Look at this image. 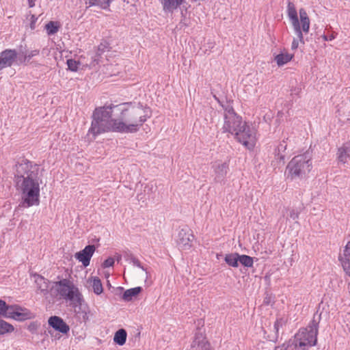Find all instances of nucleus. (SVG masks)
Instances as JSON below:
<instances>
[{
    "instance_id": "nucleus-1",
    "label": "nucleus",
    "mask_w": 350,
    "mask_h": 350,
    "mask_svg": "<svg viewBox=\"0 0 350 350\" xmlns=\"http://www.w3.org/2000/svg\"><path fill=\"white\" fill-rule=\"evenodd\" d=\"M151 115L150 109L140 104L124 103L97 107L89 132L94 135L108 131L136 133Z\"/></svg>"
},
{
    "instance_id": "nucleus-2",
    "label": "nucleus",
    "mask_w": 350,
    "mask_h": 350,
    "mask_svg": "<svg viewBox=\"0 0 350 350\" xmlns=\"http://www.w3.org/2000/svg\"><path fill=\"white\" fill-rule=\"evenodd\" d=\"M15 182L22 195L19 206L30 207L40 202V179L38 167L26 159H21L15 165Z\"/></svg>"
},
{
    "instance_id": "nucleus-3",
    "label": "nucleus",
    "mask_w": 350,
    "mask_h": 350,
    "mask_svg": "<svg viewBox=\"0 0 350 350\" xmlns=\"http://www.w3.org/2000/svg\"><path fill=\"white\" fill-rule=\"evenodd\" d=\"M218 102L224 110V123L222 128L224 132L231 133L238 142L249 150L252 149L256 143L254 129L247 125L242 118L237 114L230 103L221 104L219 100Z\"/></svg>"
},
{
    "instance_id": "nucleus-4",
    "label": "nucleus",
    "mask_w": 350,
    "mask_h": 350,
    "mask_svg": "<svg viewBox=\"0 0 350 350\" xmlns=\"http://www.w3.org/2000/svg\"><path fill=\"white\" fill-rule=\"evenodd\" d=\"M51 290H55L56 295L62 299L69 301L72 308L81 306L83 301V297L79 288L74 282L66 278L54 282Z\"/></svg>"
},
{
    "instance_id": "nucleus-5",
    "label": "nucleus",
    "mask_w": 350,
    "mask_h": 350,
    "mask_svg": "<svg viewBox=\"0 0 350 350\" xmlns=\"http://www.w3.org/2000/svg\"><path fill=\"white\" fill-rule=\"evenodd\" d=\"M319 321L314 317L308 326L300 329L293 338L290 339V344L293 345L295 349L306 350L307 348L315 346L317 342Z\"/></svg>"
},
{
    "instance_id": "nucleus-6",
    "label": "nucleus",
    "mask_w": 350,
    "mask_h": 350,
    "mask_svg": "<svg viewBox=\"0 0 350 350\" xmlns=\"http://www.w3.org/2000/svg\"><path fill=\"white\" fill-rule=\"evenodd\" d=\"M311 159L308 152L294 157L286 167L288 177L291 179L304 177L311 170Z\"/></svg>"
},
{
    "instance_id": "nucleus-7",
    "label": "nucleus",
    "mask_w": 350,
    "mask_h": 350,
    "mask_svg": "<svg viewBox=\"0 0 350 350\" xmlns=\"http://www.w3.org/2000/svg\"><path fill=\"white\" fill-rule=\"evenodd\" d=\"M300 22L299 21L297 12L293 3L288 1L287 6V13L291 21L294 31L298 39L303 42L302 31L308 33L310 29V19L305 9H299Z\"/></svg>"
},
{
    "instance_id": "nucleus-8",
    "label": "nucleus",
    "mask_w": 350,
    "mask_h": 350,
    "mask_svg": "<svg viewBox=\"0 0 350 350\" xmlns=\"http://www.w3.org/2000/svg\"><path fill=\"white\" fill-rule=\"evenodd\" d=\"M194 240L192 230L187 226L181 228L176 237V243L181 250H189Z\"/></svg>"
},
{
    "instance_id": "nucleus-9",
    "label": "nucleus",
    "mask_w": 350,
    "mask_h": 350,
    "mask_svg": "<svg viewBox=\"0 0 350 350\" xmlns=\"http://www.w3.org/2000/svg\"><path fill=\"white\" fill-rule=\"evenodd\" d=\"M32 317L33 314L28 309L22 308L18 305H10L7 319L23 321Z\"/></svg>"
},
{
    "instance_id": "nucleus-10",
    "label": "nucleus",
    "mask_w": 350,
    "mask_h": 350,
    "mask_svg": "<svg viewBox=\"0 0 350 350\" xmlns=\"http://www.w3.org/2000/svg\"><path fill=\"white\" fill-rule=\"evenodd\" d=\"M214 172V180L216 183H224L226 174L229 170V164L227 162L217 161L212 166Z\"/></svg>"
},
{
    "instance_id": "nucleus-11",
    "label": "nucleus",
    "mask_w": 350,
    "mask_h": 350,
    "mask_svg": "<svg viewBox=\"0 0 350 350\" xmlns=\"http://www.w3.org/2000/svg\"><path fill=\"white\" fill-rule=\"evenodd\" d=\"M191 350H211L210 344L206 340L204 334L198 329L194 336L191 345Z\"/></svg>"
},
{
    "instance_id": "nucleus-12",
    "label": "nucleus",
    "mask_w": 350,
    "mask_h": 350,
    "mask_svg": "<svg viewBox=\"0 0 350 350\" xmlns=\"http://www.w3.org/2000/svg\"><path fill=\"white\" fill-rule=\"evenodd\" d=\"M17 58L15 50L5 49L0 53V70L6 67H10Z\"/></svg>"
},
{
    "instance_id": "nucleus-13",
    "label": "nucleus",
    "mask_w": 350,
    "mask_h": 350,
    "mask_svg": "<svg viewBox=\"0 0 350 350\" xmlns=\"http://www.w3.org/2000/svg\"><path fill=\"white\" fill-rule=\"evenodd\" d=\"M94 251L95 246L94 245H88L81 251L77 252L75 256L79 261L82 262L84 267H88L90 265V259Z\"/></svg>"
},
{
    "instance_id": "nucleus-14",
    "label": "nucleus",
    "mask_w": 350,
    "mask_h": 350,
    "mask_svg": "<svg viewBox=\"0 0 350 350\" xmlns=\"http://www.w3.org/2000/svg\"><path fill=\"white\" fill-rule=\"evenodd\" d=\"M48 323L54 329L62 334H66L70 330V327L61 317L57 316L51 317L48 320Z\"/></svg>"
},
{
    "instance_id": "nucleus-15",
    "label": "nucleus",
    "mask_w": 350,
    "mask_h": 350,
    "mask_svg": "<svg viewBox=\"0 0 350 350\" xmlns=\"http://www.w3.org/2000/svg\"><path fill=\"white\" fill-rule=\"evenodd\" d=\"M338 260L346 274L350 276V241L345 245L342 254L339 255Z\"/></svg>"
},
{
    "instance_id": "nucleus-16",
    "label": "nucleus",
    "mask_w": 350,
    "mask_h": 350,
    "mask_svg": "<svg viewBox=\"0 0 350 350\" xmlns=\"http://www.w3.org/2000/svg\"><path fill=\"white\" fill-rule=\"evenodd\" d=\"M185 0H161L163 10L165 13H173Z\"/></svg>"
},
{
    "instance_id": "nucleus-17",
    "label": "nucleus",
    "mask_w": 350,
    "mask_h": 350,
    "mask_svg": "<svg viewBox=\"0 0 350 350\" xmlns=\"http://www.w3.org/2000/svg\"><path fill=\"white\" fill-rule=\"evenodd\" d=\"M286 323V319L284 317L277 318L273 325L274 333L270 336H268L269 340L274 342H277L280 335V329L285 326Z\"/></svg>"
},
{
    "instance_id": "nucleus-18",
    "label": "nucleus",
    "mask_w": 350,
    "mask_h": 350,
    "mask_svg": "<svg viewBox=\"0 0 350 350\" xmlns=\"http://www.w3.org/2000/svg\"><path fill=\"white\" fill-rule=\"evenodd\" d=\"M287 144L285 140H283L280 144L278 146L277 148L275 150V161L277 165L284 164V158L285 154L284 152L286 149Z\"/></svg>"
},
{
    "instance_id": "nucleus-19",
    "label": "nucleus",
    "mask_w": 350,
    "mask_h": 350,
    "mask_svg": "<svg viewBox=\"0 0 350 350\" xmlns=\"http://www.w3.org/2000/svg\"><path fill=\"white\" fill-rule=\"evenodd\" d=\"M36 280L35 282L37 285V288L38 290L40 291L41 293H42L43 295H46L49 293V284L50 283L49 280L47 279H45L42 275L36 274L35 275Z\"/></svg>"
},
{
    "instance_id": "nucleus-20",
    "label": "nucleus",
    "mask_w": 350,
    "mask_h": 350,
    "mask_svg": "<svg viewBox=\"0 0 350 350\" xmlns=\"http://www.w3.org/2000/svg\"><path fill=\"white\" fill-rule=\"evenodd\" d=\"M338 161L342 163L350 161V144H345L338 150Z\"/></svg>"
},
{
    "instance_id": "nucleus-21",
    "label": "nucleus",
    "mask_w": 350,
    "mask_h": 350,
    "mask_svg": "<svg viewBox=\"0 0 350 350\" xmlns=\"http://www.w3.org/2000/svg\"><path fill=\"white\" fill-rule=\"evenodd\" d=\"M294 55L288 53H281L275 56L274 60L278 66H282L288 62H291Z\"/></svg>"
},
{
    "instance_id": "nucleus-22",
    "label": "nucleus",
    "mask_w": 350,
    "mask_h": 350,
    "mask_svg": "<svg viewBox=\"0 0 350 350\" xmlns=\"http://www.w3.org/2000/svg\"><path fill=\"white\" fill-rule=\"evenodd\" d=\"M142 291V288L140 286L127 289L124 291L122 295V299L126 301L132 300L133 297H136Z\"/></svg>"
},
{
    "instance_id": "nucleus-23",
    "label": "nucleus",
    "mask_w": 350,
    "mask_h": 350,
    "mask_svg": "<svg viewBox=\"0 0 350 350\" xmlns=\"http://www.w3.org/2000/svg\"><path fill=\"white\" fill-rule=\"evenodd\" d=\"M127 337V333L124 329H118L114 335L113 341L120 346L125 344Z\"/></svg>"
},
{
    "instance_id": "nucleus-24",
    "label": "nucleus",
    "mask_w": 350,
    "mask_h": 350,
    "mask_svg": "<svg viewBox=\"0 0 350 350\" xmlns=\"http://www.w3.org/2000/svg\"><path fill=\"white\" fill-rule=\"evenodd\" d=\"M239 259V254L236 252L227 254L224 258L226 264L232 267H238Z\"/></svg>"
},
{
    "instance_id": "nucleus-25",
    "label": "nucleus",
    "mask_w": 350,
    "mask_h": 350,
    "mask_svg": "<svg viewBox=\"0 0 350 350\" xmlns=\"http://www.w3.org/2000/svg\"><path fill=\"white\" fill-rule=\"evenodd\" d=\"M112 0H86L85 3L89 6H98L102 9H107Z\"/></svg>"
},
{
    "instance_id": "nucleus-26",
    "label": "nucleus",
    "mask_w": 350,
    "mask_h": 350,
    "mask_svg": "<svg viewBox=\"0 0 350 350\" xmlns=\"http://www.w3.org/2000/svg\"><path fill=\"white\" fill-rule=\"evenodd\" d=\"M61 27V25L57 21H49L45 25V29L49 36L55 34Z\"/></svg>"
},
{
    "instance_id": "nucleus-27",
    "label": "nucleus",
    "mask_w": 350,
    "mask_h": 350,
    "mask_svg": "<svg viewBox=\"0 0 350 350\" xmlns=\"http://www.w3.org/2000/svg\"><path fill=\"white\" fill-rule=\"evenodd\" d=\"M91 282L94 293L96 295H100L103 291L100 280L98 277H94Z\"/></svg>"
},
{
    "instance_id": "nucleus-28",
    "label": "nucleus",
    "mask_w": 350,
    "mask_h": 350,
    "mask_svg": "<svg viewBox=\"0 0 350 350\" xmlns=\"http://www.w3.org/2000/svg\"><path fill=\"white\" fill-rule=\"evenodd\" d=\"M239 262L245 267H252L254 264V259L252 257L247 255L239 254Z\"/></svg>"
},
{
    "instance_id": "nucleus-29",
    "label": "nucleus",
    "mask_w": 350,
    "mask_h": 350,
    "mask_svg": "<svg viewBox=\"0 0 350 350\" xmlns=\"http://www.w3.org/2000/svg\"><path fill=\"white\" fill-rule=\"evenodd\" d=\"M10 306L5 301L0 299V317L8 318Z\"/></svg>"
},
{
    "instance_id": "nucleus-30",
    "label": "nucleus",
    "mask_w": 350,
    "mask_h": 350,
    "mask_svg": "<svg viewBox=\"0 0 350 350\" xmlns=\"http://www.w3.org/2000/svg\"><path fill=\"white\" fill-rule=\"evenodd\" d=\"M127 260H130L133 264V265L138 267L141 268L143 271H144L146 273V278H148V272L146 271V269H145L141 265V262L137 258H135L133 254H129V255H128Z\"/></svg>"
},
{
    "instance_id": "nucleus-31",
    "label": "nucleus",
    "mask_w": 350,
    "mask_h": 350,
    "mask_svg": "<svg viewBox=\"0 0 350 350\" xmlns=\"http://www.w3.org/2000/svg\"><path fill=\"white\" fill-rule=\"evenodd\" d=\"M40 51L38 49H35L33 51H31L28 53H26L24 55L23 60L21 61V62L26 63L29 62V60L34 56H36L39 54Z\"/></svg>"
},
{
    "instance_id": "nucleus-32",
    "label": "nucleus",
    "mask_w": 350,
    "mask_h": 350,
    "mask_svg": "<svg viewBox=\"0 0 350 350\" xmlns=\"http://www.w3.org/2000/svg\"><path fill=\"white\" fill-rule=\"evenodd\" d=\"M80 63L75 59H70L67 60L68 68L71 71H77Z\"/></svg>"
},
{
    "instance_id": "nucleus-33",
    "label": "nucleus",
    "mask_w": 350,
    "mask_h": 350,
    "mask_svg": "<svg viewBox=\"0 0 350 350\" xmlns=\"http://www.w3.org/2000/svg\"><path fill=\"white\" fill-rule=\"evenodd\" d=\"M293 347V345L290 344V340L286 342H284L281 346H276L274 350H289V348Z\"/></svg>"
},
{
    "instance_id": "nucleus-34",
    "label": "nucleus",
    "mask_w": 350,
    "mask_h": 350,
    "mask_svg": "<svg viewBox=\"0 0 350 350\" xmlns=\"http://www.w3.org/2000/svg\"><path fill=\"white\" fill-rule=\"evenodd\" d=\"M114 264V259L111 257L107 258L103 263L104 268L112 267Z\"/></svg>"
},
{
    "instance_id": "nucleus-35",
    "label": "nucleus",
    "mask_w": 350,
    "mask_h": 350,
    "mask_svg": "<svg viewBox=\"0 0 350 350\" xmlns=\"http://www.w3.org/2000/svg\"><path fill=\"white\" fill-rule=\"evenodd\" d=\"M289 217L292 219L295 220L299 217V213L295 209H291L290 210Z\"/></svg>"
},
{
    "instance_id": "nucleus-36",
    "label": "nucleus",
    "mask_w": 350,
    "mask_h": 350,
    "mask_svg": "<svg viewBox=\"0 0 350 350\" xmlns=\"http://www.w3.org/2000/svg\"><path fill=\"white\" fill-rule=\"evenodd\" d=\"M179 25H180V28L187 27L189 25V24L187 22V18H186L185 16H184L183 14H182V19L180 20V21L179 23Z\"/></svg>"
},
{
    "instance_id": "nucleus-37",
    "label": "nucleus",
    "mask_w": 350,
    "mask_h": 350,
    "mask_svg": "<svg viewBox=\"0 0 350 350\" xmlns=\"http://www.w3.org/2000/svg\"><path fill=\"white\" fill-rule=\"evenodd\" d=\"M36 20H37V18L34 15H32L31 17V24H30V27L32 29H33L35 28V23L36 22Z\"/></svg>"
},
{
    "instance_id": "nucleus-38",
    "label": "nucleus",
    "mask_w": 350,
    "mask_h": 350,
    "mask_svg": "<svg viewBox=\"0 0 350 350\" xmlns=\"http://www.w3.org/2000/svg\"><path fill=\"white\" fill-rule=\"evenodd\" d=\"M299 45V42L297 39L294 38L292 42L291 48L292 49H297Z\"/></svg>"
},
{
    "instance_id": "nucleus-39",
    "label": "nucleus",
    "mask_w": 350,
    "mask_h": 350,
    "mask_svg": "<svg viewBox=\"0 0 350 350\" xmlns=\"http://www.w3.org/2000/svg\"><path fill=\"white\" fill-rule=\"evenodd\" d=\"M29 8L35 6V0H27Z\"/></svg>"
},
{
    "instance_id": "nucleus-40",
    "label": "nucleus",
    "mask_w": 350,
    "mask_h": 350,
    "mask_svg": "<svg viewBox=\"0 0 350 350\" xmlns=\"http://www.w3.org/2000/svg\"><path fill=\"white\" fill-rule=\"evenodd\" d=\"M117 289H118V291H122V290H123V288H122V287H118Z\"/></svg>"
},
{
    "instance_id": "nucleus-41",
    "label": "nucleus",
    "mask_w": 350,
    "mask_h": 350,
    "mask_svg": "<svg viewBox=\"0 0 350 350\" xmlns=\"http://www.w3.org/2000/svg\"><path fill=\"white\" fill-rule=\"evenodd\" d=\"M348 287H349V288H350V282L348 284Z\"/></svg>"
},
{
    "instance_id": "nucleus-42",
    "label": "nucleus",
    "mask_w": 350,
    "mask_h": 350,
    "mask_svg": "<svg viewBox=\"0 0 350 350\" xmlns=\"http://www.w3.org/2000/svg\"><path fill=\"white\" fill-rule=\"evenodd\" d=\"M108 284V286H109V287H111V284H110V283H109V282H108V284Z\"/></svg>"
}]
</instances>
